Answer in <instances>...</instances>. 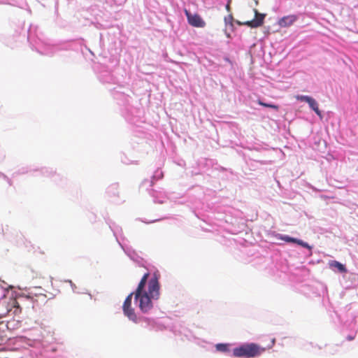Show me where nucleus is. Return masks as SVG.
Returning a JSON list of instances; mask_svg holds the SVG:
<instances>
[{
  "label": "nucleus",
  "instance_id": "obj_16",
  "mask_svg": "<svg viewBox=\"0 0 358 358\" xmlns=\"http://www.w3.org/2000/svg\"><path fill=\"white\" fill-rule=\"evenodd\" d=\"M275 338H273L271 341V345L268 348L273 347L275 344Z\"/></svg>",
  "mask_w": 358,
  "mask_h": 358
},
{
  "label": "nucleus",
  "instance_id": "obj_21",
  "mask_svg": "<svg viewBox=\"0 0 358 358\" xmlns=\"http://www.w3.org/2000/svg\"><path fill=\"white\" fill-rule=\"evenodd\" d=\"M1 358H9V357H1Z\"/></svg>",
  "mask_w": 358,
  "mask_h": 358
},
{
  "label": "nucleus",
  "instance_id": "obj_20",
  "mask_svg": "<svg viewBox=\"0 0 358 358\" xmlns=\"http://www.w3.org/2000/svg\"><path fill=\"white\" fill-rule=\"evenodd\" d=\"M227 37H230L229 34H227Z\"/></svg>",
  "mask_w": 358,
  "mask_h": 358
},
{
  "label": "nucleus",
  "instance_id": "obj_15",
  "mask_svg": "<svg viewBox=\"0 0 358 358\" xmlns=\"http://www.w3.org/2000/svg\"><path fill=\"white\" fill-rule=\"evenodd\" d=\"M15 325H17V326L19 325L18 321H17V322H15V320L9 321V322H8V323L6 324L8 329H10L11 327H14Z\"/></svg>",
  "mask_w": 358,
  "mask_h": 358
},
{
  "label": "nucleus",
  "instance_id": "obj_9",
  "mask_svg": "<svg viewBox=\"0 0 358 358\" xmlns=\"http://www.w3.org/2000/svg\"><path fill=\"white\" fill-rule=\"evenodd\" d=\"M331 268H336L341 273H346L347 269L345 266L338 261L332 260L329 262Z\"/></svg>",
  "mask_w": 358,
  "mask_h": 358
},
{
  "label": "nucleus",
  "instance_id": "obj_12",
  "mask_svg": "<svg viewBox=\"0 0 358 358\" xmlns=\"http://www.w3.org/2000/svg\"><path fill=\"white\" fill-rule=\"evenodd\" d=\"M257 103H258V104H259L260 106H262L264 107L273 108L276 110H278L279 109V106L278 105L264 103L261 100H258Z\"/></svg>",
  "mask_w": 358,
  "mask_h": 358
},
{
  "label": "nucleus",
  "instance_id": "obj_14",
  "mask_svg": "<svg viewBox=\"0 0 358 358\" xmlns=\"http://www.w3.org/2000/svg\"><path fill=\"white\" fill-rule=\"evenodd\" d=\"M216 348L219 351L225 352L227 350V345L226 344H217Z\"/></svg>",
  "mask_w": 358,
  "mask_h": 358
},
{
  "label": "nucleus",
  "instance_id": "obj_8",
  "mask_svg": "<svg viewBox=\"0 0 358 358\" xmlns=\"http://www.w3.org/2000/svg\"><path fill=\"white\" fill-rule=\"evenodd\" d=\"M280 239L283 240V241H285V242H287V243H297L298 245H301V246H303V248H310V247L309 246V245L307 243H305L303 241L297 239V238L289 237L288 236H281Z\"/></svg>",
  "mask_w": 358,
  "mask_h": 358
},
{
  "label": "nucleus",
  "instance_id": "obj_3",
  "mask_svg": "<svg viewBox=\"0 0 358 358\" xmlns=\"http://www.w3.org/2000/svg\"><path fill=\"white\" fill-rule=\"evenodd\" d=\"M266 350L255 343L244 344L233 350V355L236 357L252 358L262 354Z\"/></svg>",
  "mask_w": 358,
  "mask_h": 358
},
{
  "label": "nucleus",
  "instance_id": "obj_10",
  "mask_svg": "<svg viewBox=\"0 0 358 358\" xmlns=\"http://www.w3.org/2000/svg\"><path fill=\"white\" fill-rule=\"evenodd\" d=\"M308 103L309 106L315 112V113L320 117L322 118V113L319 109L318 103H317V101L313 98L311 97L310 99V100L308 101Z\"/></svg>",
  "mask_w": 358,
  "mask_h": 358
},
{
  "label": "nucleus",
  "instance_id": "obj_2",
  "mask_svg": "<svg viewBox=\"0 0 358 358\" xmlns=\"http://www.w3.org/2000/svg\"><path fill=\"white\" fill-rule=\"evenodd\" d=\"M266 14L260 13L255 8H248L243 11V21L236 20L239 25H245L250 28H257L263 25Z\"/></svg>",
  "mask_w": 358,
  "mask_h": 358
},
{
  "label": "nucleus",
  "instance_id": "obj_11",
  "mask_svg": "<svg viewBox=\"0 0 358 358\" xmlns=\"http://www.w3.org/2000/svg\"><path fill=\"white\" fill-rule=\"evenodd\" d=\"M224 21L225 23L226 27H229L231 29H234V17L231 14H229L228 15L225 16L224 18Z\"/></svg>",
  "mask_w": 358,
  "mask_h": 358
},
{
  "label": "nucleus",
  "instance_id": "obj_4",
  "mask_svg": "<svg viewBox=\"0 0 358 358\" xmlns=\"http://www.w3.org/2000/svg\"><path fill=\"white\" fill-rule=\"evenodd\" d=\"M11 311L16 315L21 312L18 303L15 299H10L8 301L3 300L0 301V318L6 317Z\"/></svg>",
  "mask_w": 358,
  "mask_h": 358
},
{
  "label": "nucleus",
  "instance_id": "obj_7",
  "mask_svg": "<svg viewBox=\"0 0 358 358\" xmlns=\"http://www.w3.org/2000/svg\"><path fill=\"white\" fill-rule=\"evenodd\" d=\"M298 17L296 15H289L284 16L278 20V25L280 27H288L292 26Z\"/></svg>",
  "mask_w": 358,
  "mask_h": 358
},
{
  "label": "nucleus",
  "instance_id": "obj_18",
  "mask_svg": "<svg viewBox=\"0 0 358 358\" xmlns=\"http://www.w3.org/2000/svg\"><path fill=\"white\" fill-rule=\"evenodd\" d=\"M226 9H227V10H230V5H229V3H228V4L226 6Z\"/></svg>",
  "mask_w": 358,
  "mask_h": 358
},
{
  "label": "nucleus",
  "instance_id": "obj_19",
  "mask_svg": "<svg viewBox=\"0 0 358 358\" xmlns=\"http://www.w3.org/2000/svg\"><path fill=\"white\" fill-rule=\"evenodd\" d=\"M3 349H0V352H1V351H3ZM1 357H6V356H3V355H1V354H0V358H1Z\"/></svg>",
  "mask_w": 358,
  "mask_h": 358
},
{
  "label": "nucleus",
  "instance_id": "obj_1",
  "mask_svg": "<svg viewBox=\"0 0 358 358\" xmlns=\"http://www.w3.org/2000/svg\"><path fill=\"white\" fill-rule=\"evenodd\" d=\"M150 273H145L139 282L136 291L134 292L135 299L138 302L140 310L144 313H148L153 308L154 300H157L160 295V285L159 275L155 273L148 282V291L145 290V286Z\"/></svg>",
  "mask_w": 358,
  "mask_h": 358
},
{
  "label": "nucleus",
  "instance_id": "obj_5",
  "mask_svg": "<svg viewBox=\"0 0 358 358\" xmlns=\"http://www.w3.org/2000/svg\"><path fill=\"white\" fill-rule=\"evenodd\" d=\"M134 294V292H131L127 296L122 306V310L125 316L133 322H136L137 317L134 309L131 306V300Z\"/></svg>",
  "mask_w": 358,
  "mask_h": 358
},
{
  "label": "nucleus",
  "instance_id": "obj_13",
  "mask_svg": "<svg viewBox=\"0 0 358 358\" xmlns=\"http://www.w3.org/2000/svg\"><path fill=\"white\" fill-rule=\"evenodd\" d=\"M294 97L298 101H305L306 103H308L310 99L311 98V96L305 95H296Z\"/></svg>",
  "mask_w": 358,
  "mask_h": 358
},
{
  "label": "nucleus",
  "instance_id": "obj_6",
  "mask_svg": "<svg viewBox=\"0 0 358 358\" xmlns=\"http://www.w3.org/2000/svg\"><path fill=\"white\" fill-rule=\"evenodd\" d=\"M188 23L194 27L203 28L206 26L205 21L199 14H192L189 10H185Z\"/></svg>",
  "mask_w": 358,
  "mask_h": 358
},
{
  "label": "nucleus",
  "instance_id": "obj_17",
  "mask_svg": "<svg viewBox=\"0 0 358 358\" xmlns=\"http://www.w3.org/2000/svg\"><path fill=\"white\" fill-rule=\"evenodd\" d=\"M347 339H348V341H352V340L354 339V337H353V336H348L347 337Z\"/></svg>",
  "mask_w": 358,
  "mask_h": 358
}]
</instances>
